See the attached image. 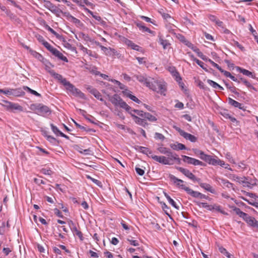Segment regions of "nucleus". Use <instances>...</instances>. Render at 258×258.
<instances>
[{
  "label": "nucleus",
  "mask_w": 258,
  "mask_h": 258,
  "mask_svg": "<svg viewBox=\"0 0 258 258\" xmlns=\"http://www.w3.org/2000/svg\"><path fill=\"white\" fill-rule=\"evenodd\" d=\"M79 38L83 39L84 41L86 42H91V38L89 36L88 34H86L83 32H80L78 33Z\"/></svg>",
  "instance_id": "29"
},
{
  "label": "nucleus",
  "mask_w": 258,
  "mask_h": 258,
  "mask_svg": "<svg viewBox=\"0 0 258 258\" xmlns=\"http://www.w3.org/2000/svg\"><path fill=\"white\" fill-rule=\"evenodd\" d=\"M0 93H3L7 96H11L10 89H7L6 90L0 89Z\"/></svg>",
  "instance_id": "58"
},
{
  "label": "nucleus",
  "mask_w": 258,
  "mask_h": 258,
  "mask_svg": "<svg viewBox=\"0 0 258 258\" xmlns=\"http://www.w3.org/2000/svg\"><path fill=\"white\" fill-rule=\"evenodd\" d=\"M30 53L32 55H33L34 57H35L39 60L41 61L43 59V56L40 53H39L35 50L30 49Z\"/></svg>",
  "instance_id": "33"
},
{
  "label": "nucleus",
  "mask_w": 258,
  "mask_h": 258,
  "mask_svg": "<svg viewBox=\"0 0 258 258\" xmlns=\"http://www.w3.org/2000/svg\"><path fill=\"white\" fill-rule=\"evenodd\" d=\"M240 80L247 87L250 88V89H252L253 90H255V88L252 85H251V84L249 82L246 81L245 79H244L243 78H240Z\"/></svg>",
  "instance_id": "40"
},
{
  "label": "nucleus",
  "mask_w": 258,
  "mask_h": 258,
  "mask_svg": "<svg viewBox=\"0 0 258 258\" xmlns=\"http://www.w3.org/2000/svg\"><path fill=\"white\" fill-rule=\"evenodd\" d=\"M23 89L24 90L29 92V93H31L32 94H33L35 96H36L38 97L41 96L40 94L38 93L36 91L31 89V88H30L29 87H28L27 86H23Z\"/></svg>",
  "instance_id": "34"
},
{
  "label": "nucleus",
  "mask_w": 258,
  "mask_h": 258,
  "mask_svg": "<svg viewBox=\"0 0 258 258\" xmlns=\"http://www.w3.org/2000/svg\"><path fill=\"white\" fill-rule=\"evenodd\" d=\"M194 61H195V62H196L198 65H199V66H200V67H201L203 69L205 70L206 71H207V70H206V69L204 67L205 63H204L203 61H202L200 60L199 59H197V58H194Z\"/></svg>",
  "instance_id": "44"
},
{
  "label": "nucleus",
  "mask_w": 258,
  "mask_h": 258,
  "mask_svg": "<svg viewBox=\"0 0 258 258\" xmlns=\"http://www.w3.org/2000/svg\"><path fill=\"white\" fill-rule=\"evenodd\" d=\"M41 172L45 175H51L52 171L50 169L42 168L41 170Z\"/></svg>",
  "instance_id": "43"
},
{
  "label": "nucleus",
  "mask_w": 258,
  "mask_h": 258,
  "mask_svg": "<svg viewBox=\"0 0 258 258\" xmlns=\"http://www.w3.org/2000/svg\"><path fill=\"white\" fill-rule=\"evenodd\" d=\"M51 53L57 57L59 59H60L65 62H68V59L67 58V57L64 56L62 53H61L59 51H58L56 48H55Z\"/></svg>",
  "instance_id": "19"
},
{
  "label": "nucleus",
  "mask_w": 258,
  "mask_h": 258,
  "mask_svg": "<svg viewBox=\"0 0 258 258\" xmlns=\"http://www.w3.org/2000/svg\"><path fill=\"white\" fill-rule=\"evenodd\" d=\"M67 16L69 19H70L71 22L75 23V24L78 25H80L81 24V22L80 20L76 18L74 16L70 15V14L68 13V15H67Z\"/></svg>",
  "instance_id": "35"
},
{
  "label": "nucleus",
  "mask_w": 258,
  "mask_h": 258,
  "mask_svg": "<svg viewBox=\"0 0 258 258\" xmlns=\"http://www.w3.org/2000/svg\"><path fill=\"white\" fill-rule=\"evenodd\" d=\"M222 73H223L225 76L229 78L231 76V73L228 71H224L222 69L220 71Z\"/></svg>",
  "instance_id": "64"
},
{
  "label": "nucleus",
  "mask_w": 258,
  "mask_h": 258,
  "mask_svg": "<svg viewBox=\"0 0 258 258\" xmlns=\"http://www.w3.org/2000/svg\"><path fill=\"white\" fill-rule=\"evenodd\" d=\"M200 158L202 160L208 163L209 164H212L213 165H216V159L217 157H216V158H213V157L212 156L204 154V155L203 156V157H200Z\"/></svg>",
  "instance_id": "15"
},
{
  "label": "nucleus",
  "mask_w": 258,
  "mask_h": 258,
  "mask_svg": "<svg viewBox=\"0 0 258 258\" xmlns=\"http://www.w3.org/2000/svg\"><path fill=\"white\" fill-rule=\"evenodd\" d=\"M43 45L51 52L53 51V50L55 49L53 46H52L48 42H45L43 43Z\"/></svg>",
  "instance_id": "42"
},
{
  "label": "nucleus",
  "mask_w": 258,
  "mask_h": 258,
  "mask_svg": "<svg viewBox=\"0 0 258 258\" xmlns=\"http://www.w3.org/2000/svg\"><path fill=\"white\" fill-rule=\"evenodd\" d=\"M4 102L5 104H3V105L8 110L13 111L14 110H22V107L18 104L14 103L8 101H4Z\"/></svg>",
  "instance_id": "11"
},
{
  "label": "nucleus",
  "mask_w": 258,
  "mask_h": 258,
  "mask_svg": "<svg viewBox=\"0 0 258 258\" xmlns=\"http://www.w3.org/2000/svg\"><path fill=\"white\" fill-rule=\"evenodd\" d=\"M186 192L194 198H200V196L201 195V192L198 191H194L190 188H186Z\"/></svg>",
  "instance_id": "28"
},
{
  "label": "nucleus",
  "mask_w": 258,
  "mask_h": 258,
  "mask_svg": "<svg viewBox=\"0 0 258 258\" xmlns=\"http://www.w3.org/2000/svg\"><path fill=\"white\" fill-rule=\"evenodd\" d=\"M198 86L203 90H206L207 88V87L205 86L204 83L201 81H200L198 83Z\"/></svg>",
  "instance_id": "61"
},
{
  "label": "nucleus",
  "mask_w": 258,
  "mask_h": 258,
  "mask_svg": "<svg viewBox=\"0 0 258 258\" xmlns=\"http://www.w3.org/2000/svg\"><path fill=\"white\" fill-rule=\"evenodd\" d=\"M157 150L161 154H165L167 155V154L169 153L170 149L165 147H158Z\"/></svg>",
  "instance_id": "38"
},
{
  "label": "nucleus",
  "mask_w": 258,
  "mask_h": 258,
  "mask_svg": "<svg viewBox=\"0 0 258 258\" xmlns=\"http://www.w3.org/2000/svg\"><path fill=\"white\" fill-rule=\"evenodd\" d=\"M216 165H219L223 167H224V166L226 165V164H225V162L223 161H222V160L218 159V158H217V159H216Z\"/></svg>",
  "instance_id": "57"
},
{
  "label": "nucleus",
  "mask_w": 258,
  "mask_h": 258,
  "mask_svg": "<svg viewBox=\"0 0 258 258\" xmlns=\"http://www.w3.org/2000/svg\"><path fill=\"white\" fill-rule=\"evenodd\" d=\"M191 49L197 53L198 56H202L203 53L200 51V49L197 47L195 46L194 48L191 47Z\"/></svg>",
  "instance_id": "55"
},
{
  "label": "nucleus",
  "mask_w": 258,
  "mask_h": 258,
  "mask_svg": "<svg viewBox=\"0 0 258 258\" xmlns=\"http://www.w3.org/2000/svg\"><path fill=\"white\" fill-rule=\"evenodd\" d=\"M169 178L170 180L173 182V183L175 184L178 187L182 189H184L186 191V188H188L189 187H186L185 185L183 184L184 181L177 178L174 175L172 174H169Z\"/></svg>",
  "instance_id": "8"
},
{
  "label": "nucleus",
  "mask_w": 258,
  "mask_h": 258,
  "mask_svg": "<svg viewBox=\"0 0 258 258\" xmlns=\"http://www.w3.org/2000/svg\"><path fill=\"white\" fill-rule=\"evenodd\" d=\"M155 138L156 139H159L161 141H163L165 139V137L162 134L156 133L155 134Z\"/></svg>",
  "instance_id": "47"
},
{
  "label": "nucleus",
  "mask_w": 258,
  "mask_h": 258,
  "mask_svg": "<svg viewBox=\"0 0 258 258\" xmlns=\"http://www.w3.org/2000/svg\"><path fill=\"white\" fill-rule=\"evenodd\" d=\"M147 87L161 94H163L166 90L165 83L164 81L156 80L151 78Z\"/></svg>",
  "instance_id": "1"
},
{
  "label": "nucleus",
  "mask_w": 258,
  "mask_h": 258,
  "mask_svg": "<svg viewBox=\"0 0 258 258\" xmlns=\"http://www.w3.org/2000/svg\"><path fill=\"white\" fill-rule=\"evenodd\" d=\"M175 130L179 133L180 135L183 137L186 140H189L191 142H196L197 138L194 135L187 133L178 127H174Z\"/></svg>",
  "instance_id": "9"
},
{
  "label": "nucleus",
  "mask_w": 258,
  "mask_h": 258,
  "mask_svg": "<svg viewBox=\"0 0 258 258\" xmlns=\"http://www.w3.org/2000/svg\"><path fill=\"white\" fill-rule=\"evenodd\" d=\"M194 153L197 155H200V157H203L204 154H205L204 152L202 151H201L200 150H198L197 149H195L192 150Z\"/></svg>",
  "instance_id": "51"
},
{
  "label": "nucleus",
  "mask_w": 258,
  "mask_h": 258,
  "mask_svg": "<svg viewBox=\"0 0 258 258\" xmlns=\"http://www.w3.org/2000/svg\"><path fill=\"white\" fill-rule=\"evenodd\" d=\"M50 75L53 77L55 79L58 80L60 83H61L64 87L68 84L69 81H67L66 79L63 78V77L56 73L54 71L52 70L49 72Z\"/></svg>",
  "instance_id": "13"
},
{
  "label": "nucleus",
  "mask_w": 258,
  "mask_h": 258,
  "mask_svg": "<svg viewBox=\"0 0 258 258\" xmlns=\"http://www.w3.org/2000/svg\"><path fill=\"white\" fill-rule=\"evenodd\" d=\"M127 240L130 242V243L135 246H137L139 245V243L138 241L136 240H133L132 239L127 238Z\"/></svg>",
  "instance_id": "45"
},
{
  "label": "nucleus",
  "mask_w": 258,
  "mask_h": 258,
  "mask_svg": "<svg viewBox=\"0 0 258 258\" xmlns=\"http://www.w3.org/2000/svg\"><path fill=\"white\" fill-rule=\"evenodd\" d=\"M132 117H133L136 123L140 125L145 127L146 125L148 124L147 122L146 121V120L144 119L141 118L135 114H132Z\"/></svg>",
  "instance_id": "20"
},
{
  "label": "nucleus",
  "mask_w": 258,
  "mask_h": 258,
  "mask_svg": "<svg viewBox=\"0 0 258 258\" xmlns=\"http://www.w3.org/2000/svg\"><path fill=\"white\" fill-rule=\"evenodd\" d=\"M236 70L239 71L240 73H242L243 75H245V76H248V77H250L252 78H255V76L250 71L247 70H245V69H242L239 67H236Z\"/></svg>",
  "instance_id": "22"
},
{
  "label": "nucleus",
  "mask_w": 258,
  "mask_h": 258,
  "mask_svg": "<svg viewBox=\"0 0 258 258\" xmlns=\"http://www.w3.org/2000/svg\"><path fill=\"white\" fill-rule=\"evenodd\" d=\"M136 150L142 153L143 154L147 155L148 157L152 155V152L149 149L142 146H137L135 147Z\"/></svg>",
  "instance_id": "17"
},
{
  "label": "nucleus",
  "mask_w": 258,
  "mask_h": 258,
  "mask_svg": "<svg viewBox=\"0 0 258 258\" xmlns=\"http://www.w3.org/2000/svg\"><path fill=\"white\" fill-rule=\"evenodd\" d=\"M228 103L235 107L238 108L240 109H244V106L242 105V104L239 103L238 102L233 100L231 98H228Z\"/></svg>",
  "instance_id": "21"
},
{
  "label": "nucleus",
  "mask_w": 258,
  "mask_h": 258,
  "mask_svg": "<svg viewBox=\"0 0 258 258\" xmlns=\"http://www.w3.org/2000/svg\"><path fill=\"white\" fill-rule=\"evenodd\" d=\"M182 157L183 161L187 163V164H192L195 166L200 165L205 166L206 165L204 163L196 159L185 155H182Z\"/></svg>",
  "instance_id": "6"
},
{
  "label": "nucleus",
  "mask_w": 258,
  "mask_h": 258,
  "mask_svg": "<svg viewBox=\"0 0 258 258\" xmlns=\"http://www.w3.org/2000/svg\"><path fill=\"white\" fill-rule=\"evenodd\" d=\"M38 251L41 253H45L46 250L44 248V246L40 245V244H38L37 245Z\"/></svg>",
  "instance_id": "53"
},
{
  "label": "nucleus",
  "mask_w": 258,
  "mask_h": 258,
  "mask_svg": "<svg viewBox=\"0 0 258 258\" xmlns=\"http://www.w3.org/2000/svg\"><path fill=\"white\" fill-rule=\"evenodd\" d=\"M219 182L220 184L227 188H233V183L230 182L228 180L224 178H219Z\"/></svg>",
  "instance_id": "24"
},
{
  "label": "nucleus",
  "mask_w": 258,
  "mask_h": 258,
  "mask_svg": "<svg viewBox=\"0 0 258 258\" xmlns=\"http://www.w3.org/2000/svg\"><path fill=\"white\" fill-rule=\"evenodd\" d=\"M30 108L33 110L37 111L36 113L41 116L50 114L51 112L48 106L42 104H33Z\"/></svg>",
  "instance_id": "3"
},
{
  "label": "nucleus",
  "mask_w": 258,
  "mask_h": 258,
  "mask_svg": "<svg viewBox=\"0 0 258 258\" xmlns=\"http://www.w3.org/2000/svg\"><path fill=\"white\" fill-rule=\"evenodd\" d=\"M132 111H134V113H136L139 116L143 117L144 113L145 112H144L143 111L137 110V109H133V110H132Z\"/></svg>",
  "instance_id": "54"
},
{
  "label": "nucleus",
  "mask_w": 258,
  "mask_h": 258,
  "mask_svg": "<svg viewBox=\"0 0 258 258\" xmlns=\"http://www.w3.org/2000/svg\"><path fill=\"white\" fill-rule=\"evenodd\" d=\"M110 102L116 106H119L120 107L125 109L126 111H129L131 109V107L125 102L120 96L117 94H114L109 98Z\"/></svg>",
  "instance_id": "2"
},
{
  "label": "nucleus",
  "mask_w": 258,
  "mask_h": 258,
  "mask_svg": "<svg viewBox=\"0 0 258 258\" xmlns=\"http://www.w3.org/2000/svg\"><path fill=\"white\" fill-rule=\"evenodd\" d=\"M207 82L210 85L212 86L215 89H217V87L219 85L218 83L211 80H208Z\"/></svg>",
  "instance_id": "49"
},
{
  "label": "nucleus",
  "mask_w": 258,
  "mask_h": 258,
  "mask_svg": "<svg viewBox=\"0 0 258 258\" xmlns=\"http://www.w3.org/2000/svg\"><path fill=\"white\" fill-rule=\"evenodd\" d=\"M44 7L56 16H59L60 13H62V11L60 9L49 1H44Z\"/></svg>",
  "instance_id": "7"
},
{
  "label": "nucleus",
  "mask_w": 258,
  "mask_h": 258,
  "mask_svg": "<svg viewBox=\"0 0 258 258\" xmlns=\"http://www.w3.org/2000/svg\"><path fill=\"white\" fill-rule=\"evenodd\" d=\"M66 89L72 93L74 96L79 97L81 99H85V95L79 89L76 88L75 86L70 82L66 86Z\"/></svg>",
  "instance_id": "5"
},
{
  "label": "nucleus",
  "mask_w": 258,
  "mask_h": 258,
  "mask_svg": "<svg viewBox=\"0 0 258 258\" xmlns=\"http://www.w3.org/2000/svg\"><path fill=\"white\" fill-rule=\"evenodd\" d=\"M208 61L215 68H217L218 70L220 71L221 70V68L216 63L214 62L210 59H208Z\"/></svg>",
  "instance_id": "52"
},
{
  "label": "nucleus",
  "mask_w": 258,
  "mask_h": 258,
  "mask_svg": "<svg viewBox=\"0 0 258 258\" xmlns=\"http://www.w3.org/2000/svg\"><path fill=\"white\" fill-rule=\"evenodd\" d=\"M170 147L174 150H181L186 149L185 146L181 143L170 144Z\"/></svg>",
  "instance_id": "23"
},
{
  "label": "nucleus",
  "mask_w": 258,
  "mask_h": 258,
  "mask_svg": "<svg viewBox=\"0 0 258 258\" xmlns=\"http://www.w3.org/2000/svg\"><path fill=\"white\" fill-rule=\"evenodd\" d=\"M135 170L137 173L140 176H142L144 174L145 171L143 169L140 168V167L136 166L135 167Z\"/></svg>",
  "instance_id": "46"
},
{
  "label": "nucleus",
  "mask_w": 258,
  "mask_h": 258,
  "mask_svg": "<svg viewBox=\"0 0 258 258\" xmlns=\"http://www.w3.org/2000/svg\"><path fill=\"white\" fill-rule=\"evenodd\" d=\"M219 250L220 251L221 253L224 254L228 258H232V255H231L223 247L219 246Z\"/></svg>",
  "instance_id": "37"
},
{
  "label": "nucleus",
  "mask_w": 258,
  "mask_h": 258,
  "mask_svg": "<svg viewBox=\"0 0 258 258\" xmlns=\"http://www.w3.org/2000/svg\"><path fill=\"white\" fill-rule=\"evenodd\" d=\"M143 117L152 122H154L157 120V118L155 116H153V115L151 114L148 112H145L144 113Z\"/></svg>",
  "instance_id": "30"
},
{
  "label": "nucleus",
  "mask_w": 258,
  "mask_h": 258,
  "mask_svg": "<svg viewBox=\"0 0 258 258\" xmlns=\"http://www.w3.org/2000/svg\"><path fill=\"white\" fill-rule=\"evenodd\" d=\"M167 156H168L167 158H168L169 161L170 160H176L178 161L179 162H180V159L178 157V155L175 153H173L171 152V151H169V153L167 154Z\"/></svg>",
  "instance_id": "27"
},
{
  "label": "nucleus",
  "mask_w": 258,
  "mask_h": 258,
  "mask_svg": "<svg viewBox=\"0 0 258 258\" xmlns=\"http://www.w3.org/2000/svg\"><path fill=\"white\" fill-rule=\"evenodd\" d=\"M200 185L201 187L204 188L208 191L211 192V193H214L215 192V190L209 184L206 183H200Z\"/></svg>",
  "instance_id": "26"
},
{
  "label": "nucleus",
  "mask_w": 258,
  "mask_h": 258,
  "mask_svg": "<svg viewBox=\"0 0 258 258\" xmlns=\"http://www.w3.org/2000/svg\"><path fill=\"white\" fill-rule=\"evenodd\" d=\"M69 225L74 234L78 236L81 240H83V236L82 233L80 231L78 230L75 224L73 223L72 221H70Z\"/></svg>",
  "instance_id": "14"
},
{
  "label": "nucleus",
  "mask_w": 258,
  "mask_h": 258,
  "mask_svg": "<svg viewBox=\"0 0 258 258\" xmlns=\"http://www.w3.org/2000/svg\"><path fill=\"white\" fill-rule=\"evenodd\" d=\"M233 210L237 215L242 218L243 220L251 226H253L256 221L254 217L250 216L247 214L243 212L238 208L234 207Z\"/></svg>",
  "instance_id": "4"
},
{
  "label": "nucleus",
  "mask_w": 258,
  "mask_h": 258,
  "mask_svg": "<svg viewBox=\"0 0 258 258\" xmlns=\"http://www.w3.org/2000/svg\"><path fill=\"white\" fill-rule=\"evenodd\" d=\"M125 43L126 45H127L128 46H130L132 49L134 50H138L139 48V46L136 44H135L134 42H133L131 40L128 39H126L125 40Z\"/></svg>",
  "instance_id": "31"
},
{
  "label": "nucleus",
  "mask_w": 258,
  "mask_h": 258,
  "mask_svg": "<svg viewBox=\"0 0 258 258\" xmlns=\"http://www.w3.org/2000/svg\"><path fill=\"white\" fill-rule=\"evenodd\" d=\"M93 17L95 20H96L98 22H100V23H103L104 22V21H103L102 20V18H101V17H100L99 16H98V15H96L94 14V16H93Z\"/></svg>",
  "instance_id": "63"
},
{
  "label": "nucleus",
  "mask_w": 258,
  "mask_h": 258,
  "mask_svg": "<svg viewBox=\"0 0 258 258\" xmlns=\"http://www.w3.org/2000/svg\"><path fill=\"white\" fill-rule=\"evenodd\" d=\"M54 214L57 215L58 217L62 218L63 216L61 214V213L60 212V211L57 209V208H55L54 209Z\"/></svg>",
  "instance_id": "62"
},
{
  "label": "nucleus",
  "mask_w": 258,
  "mask_h": 258,
  "mask_svg": "<svg viewBox=\"0 0 258 258\" xmlns=\"http://www.w3.org/2000/svg\"><path fill=\"white\" fill-rule=\"evenodd\" d=\"M134 77H135L138 81L145 85L147 87L149 85V81L151 79V78H146L142 75H135Z\"/></svg>",
  "instance_id": "16"
},
{
  "label": "nucleus",
  "mask_w": 258,
  "mask_h": 258,
  "mask_svg": "<svg viewBox=\"0 0 258 258\" xmlns=\"http://www.w3.org/2000/svg\"><path fill=\"white\" fill-rule=\"evenodd\" d=\"M164 196L168 200L169 203L175 209H179V207L177 206L176 203L174 202V201L170 198V197L166 192H164Z\"/></svg>",
  "instance_id": "32"
},
{
  "label": "nucleus",
  "mask_w": 258,
  "mask_h": 258,
  "mask_svg": "<svg viewBox=\"0 0 258 258\" xmlns=\"http://www.w3.org/2000/svg\"><path fill=\"white\" fill-rule=\"evenodd\" d=\"M46 139L49 142H50L51 143H54L56 141L55 138L50 135L49 136H47V138Z\"/></svg>",
  "instance_id": "60"
},
{
  "label": "nucleus",
  "mask_w": 258,
  "mask_h": 258,
  "mask_svg": "<svg viewBox=\"0 0 258 258\" xmlns=\"http://www.w3.org/2000/svg\"><path fill=\"white\" fill-rule=\"evenodd\" d=\"M91 94L94 95V96L96 98H97L98 100H100L101 101H104L102 97L101 93L97 89H96L95 90H93Z\"/></svg>",
  "instance_id": "36"
},
{
  "label": "nucleus",
  "mask_w": 258,
  "mask_h": 258,
  "mask_svg": "<svg viewBox=\"0 0 258 258\" xmlns=\"http://www.w3.org/2000/svg\"><path fill=\"white\" fill-rule=\"evenodd\" d=\"M128 98L136 103H140L141 102L140 100L134 95H130L128 96Z\"/></svg>",
  "instance_id": "56"
},
{
  "label": "nucleus",
  "mask_w": 258,
  "mask_h": 258,
  "mask_svg": "<svg viewBox=\"0 0 258 258\" xmlns=\"http://www.w3.org/2000/svg\"><path fill=\"white\" fill-rule=\"evenodd\" d=\"M46 28L48 31H49L52 34H53L54 36H55V37L57 38L60 39L61 38V36L59 34H58L56 32H55L53 29H52L51 27H50L49 26L47 25Z\"/></svg>",
  "instance_id": "39"
},
{
  "label": "nucleus",
  "mask_w": 258,
  "mask_h": 258,
  "mask_svg": "<svg viewBox=\"0 0 258 258\" xmlns=\"http://www.w3.org/2000/svg\"><path fill=\"white\" fill-rule=\"evenodd\" d=\"M201 205L203 208H205L208 210L212 211L213 210L212 205H209L207 203H202Z\"/></svg>",
  "instance_id": "48"
},
{
  "label": "nucleus",
  "mask_w": 258,
  "mask_h": 258,
  "mask_svg": "<svg viewBox=\"0 0 258 258\" xmlns=\"http://www.w3.org/2000/svg\"><path fill=\"white\" fill-rule=\"evenodd\" d=\"M159 37V43L160 44L162 45L163 48L164 49H166L167 46H168L170 45V43L168 42V41L167 40L164 39L163 37L160 35V34L158 35Z\"/></svg>",
  "instance_id": "25"
},
{
  "label": "nucleus",
  "mask_w": 258,
  "mask_h": 258,
  "mask_svg": "<svg viewBox=\"0 0 258 258\" xmlns=\"http://www.w3.org/2000/svg\"><path fill=\"white\" fill-rule=\"evenodd\" d=\"M177 169L181 172L182 174H183L185 176H186L188 178L192 180H197L199 181L200 179H197L195 175L192 174L189 170L187 169L183 168L182 167H178Z\"/></svg>",
  "instance_id": "12"
},
{
  "label": "nucleus",
  "mask_w": 258,
  "mask_h": 258,
  "mask_svg": "<svg viewBox=\"0 0 258 258\" xmlns=\"http://www.w3.org/2000/svg\"><path fill=\"white\" fill-rule=\"evenodd\" d=\"M140 30L142 31V32H147L149 33H153V31L152 30H151L149 28L145 26H143V27H142Z\"/></svg>",
  "instance_id": "59"
},
{
  "label": "nucleus",
  "mask_w": 258,
  "mask_h": 258,
  "mask_svg": "<svg viewBox=\"0 0 258 258\" xmlns=\"http://www.w3.org/2000/svg\"><path fill=\"white\" fill-rule=\"evenodd\" d=\"M11 96H21L25 94L24 91L20 88L17 89H10Z\"/></svg>",
  "instance_id": "18"
},
{
  "label": "nucleus",
  "mask_w": 258,
  "mask_h": 258,
  "mask_svg": "<svg viewBox=\"0 0 258 258\" xmlns=\"http://www.w3.org/2000/svg\"><path fill=\"white\" fill-rule=\"evenodd\" d=\"M50 126H51V130L52 131V132L56 135H59L60 133L61 132H60L58 128L56 126H55L54 124H50Z\"/></svg>",
  "instance_id": "41"
},
{
  "label": "nucleus",
  "mask_w": 258,
  "mask_h": 258,
  "mask_svg": "<svg viewBox=\"0 0 258 258\" xmlns=\"http://www.w3.org/2000/svg\"><path fill=\"white\" fill-rule=\"evenodd\" d=\"M150 157L152 158L155 161L161 163L164 165H170L168 158L163 156H157L151 155Z\"/></svg>",
  "instance_id": "10"
},
{
  "label": "nucleus",
  "mask_w": 258,
  "mask_h": 258,
  "mask_svg": "<svg viewBox=\"0 0 258 258\" xmlns=\"http://www.w3.org/2000/svg\"><path fill=\"white\" fill-rule=\"evenodd\" d=\"M101 49L106 55L109 54L110 51L112 50V49L110 47L107 48L103 46L101 47Z\"/></svg>",
  "instance_id": "50"
}]
</instances>
